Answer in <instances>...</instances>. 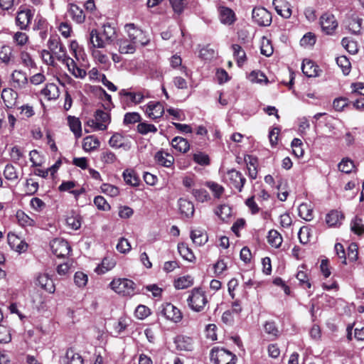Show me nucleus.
I'll return each instance as SVG.
<instances>
[{
    "instance_id": "obj_10",
    "label": "nucleus",
    "mask_w": 364,
    "mask_h": 364,
    "mask_svg": "<svg viewBox=\"0 0 364 364\" xmlns=\"http://www.w3.org/2000/svg\"><path fill=\"white\" fill-rule=\"evenodd\" d=\"M11 86L16 90H22L28 86V77L26 73L14 70L11 75Z\"/></svg>"
},
{
    "instance_id": "obj_57",
    "label": "nucleus",
    "mask_w": 364,
    "mask_h": 364,
    "mask_svg": "<svg viewBox=\"0 0 364 364\" xmlns=\"http://www.w3.org/2000/svg\"><path fill=\"white\" fill-rule=\"evenodd\" d=\"M101 190L102 192L111 196V197H115L118 196L119 191L117 187L109 184V183H104L101 186Z\"/></svg>"
},
{
    "instance_id": "obj_30",
    "label": "nucleus",
    "mask_w": 364,
    "mask_h": 364,
    "mask_svg": "<svg viewBox=\"0 0 364 364\" xmlns=\"http://www.w3.org/2000/svg\"><path fill=\"white\" fill-rule=\"evenodd\" d=\"M16 218L18 223L22 227H33L35 225V220L21 210H17Z\"/></svg>"
},
{
    "instance_id": "obj_51",
    "label": "nucleus",
    "mask_w": 364,
    "mask_h": 364,
    "mask_svg": "<svg viewBox=\"0 0 364 364\" xmlns=\"http://www.w3.org/2000/svg\"><path fill=\"white\" fill-rule=\"evenodd\" d=\"M137 131L141 134H147L148 133H156L157 128L152 124H148L146 122H140L137 125Z\"/></svg>"
},
{
    "instance_id": "obj_7",
    "label": "nucleus",
    "mask_w": 364,
    "mask_h": 364,
    "mask_svg": "<svg viewBox=\"0 0 364 364\" xmlns=\"http://www.w3.org/2000/svg\"><path fill=\"white\" fill-rule=\"evenodd\" d=\"M252 19L259 26H268L272 23V14L263 7H255L252 11Z\"/></svg>"
},
{
    "instance_id": "obj_19",
    "label": "nucleus",
    "mask_w": 364,
    "mask_h": 364,
    "mask_svg": "<svg viewBox=\"0 0 364 364\" xmlns=\"http://www.w3.org/2000/svg\"><path fill=\"white\" fill-rule=\"evenodd\" d=\"M178 203L181 215L187 218H190L193 215L194 205L192 202L184 198H180Z\"/></svg>"
},
{
    "instance_id": "obj_43",
    "label": "nucleus",
    "mask_w": 364,
    "mask_h": 364,
    "mask_svg": "<svg viewBox=\"0 0 364 364\" xmlns=\"http://www.w3.org/2000/svg\"><path fill=\"white\" fill-rule=\"evenodd\" d=\"M232 48L233 50V55L236 58L237 63L240 67H241L246 60L245 52L238 44H233L232 46Z\"/></svg>"
},
{
    "instance_id": "obj_21",
    "label": "nucleus",
    "mask_w": 364,
    "mask_h": 364,
    "mask_svg": "<svg viewBox=\"0 0 364 364\" xmlns=\"http://www.w3.org/2000/svg\"><path fill=\"white\" fill-rule=\"evenodd\" d=\"M303 73L308 77H316L318 75V67L310 60H304L301 65Z\"/></svg>"
},
{
    "instance_id": "obj_56",
    "label": "nucleus",
    "mask_w": 364,
    "mask_h": 364,
    "mask_svg": "<svg viewBox=\"0 0 364 364\" xmlns=\"http://www.w3.org/2000/svg\"><path fill=\"white\" fill-rule=\"evenodd\" d=\"M12 57V49L10 46H3L0 49V60L5 63H9Z\"/></svg>"
},
{
    "instance_id": "obj_3",
    "label": "nucleus",
    "mask_w": 364,
    "mask_h": 364,
    "mask_svg": "<svg viewBox=\"0 0 364 364\" xmlns=\"http://www.w3.org/2000/svg\"><path fill=\"white\" fill-rule=\"evenodd\" d=\"M109 286L116 293L122 296H132L135 294V284L128 279H114Z\"/></svg>"
},
{
    "instance_id": "obj_41",
    "label": "nucleus",
    "mask_w": 364,
    "mask_h": 364,
    "mask_svg": "<svg viewBox=\"0 0 364 364\" xmlns=\"http://www.w3.org/2000/svg\"><path fill=\"white\" fill-rule=\"evenodd\" d=\"M267 239L268 242L275 248L279 247L282 242V237L281 235L275 230H271L269 231Z\"/></svg>"
},
{
    "instance_id": "obj_12",
    "label": "nucleus",
    "mask_w": 364,
    "mask_h": 364,
    "mask_svg": "<svg viewBox=\"0 0 364 364\" xmlns=\"http://www.w3.org/2000/svg\"><path fill=\"white\" fill-rule=\"evenodd\" d=\"M88 41L91 49L105 48L107 46L101 31L95 28L90 31Z\"/></svg>"
},
{
    "instance_id": "obj_59",
    "label": "nucleus",
    "mask_w": 364,
    "mask_h": 364,
    "mask_svg": "<svg viewBox=\"0 0 364 364\" xmlns=\"http://www.w3.org/2000/svg\"><path fill=\"white\" fill-rule=\"evenodd\" d=\"M13 40L16 45L23 46L26 45L28 41V36L26 33L18 31L13 36Z\"/></svg>"
},
{
    "instance_id": "obj_18",
    "label": "nucleus",
    "mask_w": 364,
    "mask_h": 364,
    "mask_svg": "<svg viewBox=\"0 0 364 364\" xmlns=\"http://www.w3.org/2000/svg\"><path fill=\"white\" fill-rule=\"evenodd\" d=\"M62 63L66 64L68 70L75 77L83 78L86 76V71L84 69L77 67L73 59L70 58L69 56Z\"/></svg>"
},
{
    "instance_id": "obj_50",
    "label": "nucleus",
    "mask_w": 364,
    "mask_h": 364,
    "mask_svg": "<svg viewBox=\"0 0 364 364\" xmlns=\"http://www.w3.org/2000/svg\"><path fill=\"white\" fill-rule=\"evenodd\" d=\"M115 264L116 262L113 259L105 257L102 260L100 267H97V269L100 273L104 274L114 268Z\"/></svg>"
},
{
    "instance_id": "obj_61",
    "label": "nucleus",
    "mask_w": 364,
    "mask_h": 364,
    "mask_svg": "<svg viewBox=\"0 0 364 364\" xmlns=\"http://www.w3.org/2000/svg\"><path fill=\"white\" fill-rule=\"evenodd\" d=\"M41 58L43 61L48 65L55 67V55L49 50H43L41 52Z\"/></svg>"
},
{
    "instance_id": "obj_40",
    "label": "nucleus",
    "mask_w": 364,
    "mask_h": 364,
    "mask_svg": "<svg viewBox=\"0 0 364 364\" xmlns=\"http://www.w3.org/2000/svg\"><path fill=\"white\" fill-rule=\"evenodd\" d=\"M220 21L225 24H232L235 21L234 12L229 8L223 7L220 9Z\"/></svg>"
},
{
    "instance_id": "obj_13",
    "label": "nucleus",
    "mask_w": 364,
    "mask_h": 364,
    "mask_svg": "<svg viewBox=\"0 0 364 364\" xmlns=\"http://www.w3.org/2000/svg\"><path fill=\"white\" fill-rule=\"evenodd\" d=\"M146 113L152 119L161 118L164 113V107L159 102H149L146 107Z\"/></svg>"
},
{
    "instance_id": "obj_37",
    "label": "nucleus",
    "mask_w": 364,
    "mask_h": 364,
    "mask_svg": "<svg viewBox=\"0 0 364 364\" xmlns=\"http://www.w3.org/2000/svg\"><path fill=\"white\" fill-rule=\"evenodd\" d=\"M191 238L193 243L199 246L204 245L208 241V236L206 233L200 230H194L191 231Z\"/></svg>"
},
{
    "instance_id": "obj_49",
    "label": "nucleus",
    "mask_w": 364,
    "mask_h": 364,
    "mask_svg": "<svg viewBox=\"0 0 364 364\" xmlns=\"http://www.w3.org/2000/svg\"><path fill=\"white\" fill-rule=\"evenodd\" d=\"M336 63L342 69L344 75H348L350 73V63L345 55L338 57L336 58Z\"/></svg>"
},
{
    "instance_id": "obj_11",
    "label": "nucleus",
    "mask_w": 364,
    "mask_h": 364,
    "mask_svg": "<svg viewBox=\"0 0 364 364\" xmlns=\"http://www.w3.org/2000/svg\"><path fill=\"white\" fill-rule=\"evenodd\" d=\"M320 24L322 31L327 35L333 33L338 27V22L333 14H324L320 18Z\"/></svg>"
},
{
    "instance_id": "obj_60",
    "label": "nucleus",
    "mask_w": 364,
    "mask_h": 364,
    "mask_svg": "<svg viewBox=\"0 0 364 364\" xmlns=\"http://www.w3.org/2000/svg\"><path fill=\"white\" fill-rule=\"evenodd\" d=\"M362 19L359 18H353L348 24L349 30L354 34L360 33L361 29Z\"/></svg>"
},
{
    "instance_id": "obj_6",
    "label": "nucleus",
    "mask_w": 364,
    "mask_h": 364,
    "mask_svg": "<svg viewBox=\"0 0 364 364\" xmlns=\"http://www.w3.org/2000/svg\"><path fill=\"white\" fill-rule=\"evenodd\" d=\"M161 314L167 320L178 323L182 319L181 311L171 303H166L161 306Z\"/></svg>"
},
{
    "instance_id": "obj_15",
    "label": "nucleus",
    "mask_w": 364,
    "mask_h": 364,
    "mask_svg": "<svg viewBox=\"0 0 364 364\" xmlns=\"http://www.w3.org/2000/svg\"><path fill=\"white\" fill-rule=\"evenodd\" d=\"M1 98L4 102V105L8 108H11L16 103L18 94L16 90L13 87L4 88L1 92Z\"/></svg>"
},
{
    "instance_id": "obj_4",
    "label": "nucleus",
    "mask_w": 364,
    "mask_h": 364,
    "mask_svg": "<svg viewBox=\"0 0 364 364\" xmlns=\"http://www.w3.org/2000/svg\"><path fill=\"white\" fill-rule=\"evenodd\" d=\"M210 359L215 364H235L236 356L224 348H214L210 352Z\"/></svg>"
},
{
    "instance_id": "obj_44",
    "label": "nucleus",
    "mask_w": 364,
    "mask_h": 364,
    "mask_svg": "<svg viewBox=\"0 0 364 364\" xmlns=\"http://www.w3.org/2000/svg\"><path fill=\"white\" fill-rule=\"evenodd\" d=\"M119 94L120 95L128 97L131 102L134 104L141 103L144 98V95L141 92H129L127 90H122Z\"/></svg>"
},
{
    "instance_id": "obj_27",
    "label": "nucleus",
    "mask_w": 364,
    "mask_h": 364,
    "mask_svg": "<svg viewBox=\"0 0 364 364\" xmlns=\"http://www.w3.org/2000/svg\"><path fill=\"white\" fill-rule=\"evenodd\" d=\"M155 159L159 164L168 168L171 167L174 161L173 156L163 151H158L155 155Z\"/></svg>"
},
{
    "instance_id": "obj_29",
    "label": "nucleus",
    "mask_w": 364,
    "mask_h": 364,
    "mask_svg": "<svg viewBox=\"0 0 364 364\" xmlns=\"http://www.w3.org/2000/svg\"><path fill=\"white\" fill-rule=\"evenodd\" d=\"M176 347L181 350H191L193 348V341L190 337L178 336L175 340Z\"/></svg>"
},
{
    "instance_id": "obj_63",
    "label": "nucleus",
    "mask_w": 364,
    "mask_h": 364,
    "mask_svg": "<svg viewBox=\"0 0 364 364\" xmlns=\"http://www.w3.org/2000/svg\"><path fill=\"white\" fill-rule=\"evenodd\" d=\"M101 160L105 164H112L117 161V156L112 151L107 150L102 153Z\"/></svg>"
},
{
    "instance_id": "obj_36",
    "label": "nucleus",
    "mask_w": 364,
    "mask_h": 364,
    "mask_svg": "<svg viewBox=\"0 0 364 364\" xmlns=\"http://www.w3.org/2000/svg\"><path fill=\"white\" fill-rule=\"evenodd\" d=\"M299 215L306 221L313 219V208L308 203H301L298 208Z\"/></svg>"
},
{
    "instance_id": "obj_35",
    "label": "nucleus",
    "mask_w": 364,
    "mask_h": 364,
    "mask_svg": "<svg viewBox=\"0 0 364 364\" xmlns=\"http://www.w3.org/2000/svg\"><path fill=\"white\" fill-rule=\"evenodd\" d=\"M178 250L180 255L186 260L188 262H193L196 259V257L192 252L191 249L188 247V245L183 242L179 243L178 245Z\"/></svg>"
},
{
    "instance_id": "obj_42",
    "label": "nucleus",
    "mask_w": 364,
    "mask_h": 364,
    "mask_svg": "<svg viewBox=\"0 0 364 364\" xmlns=\"http://www.w3.org/2000/svg\"><path fill=\"white\" fill-rule=\"evenodd\" d=\"M350 230L357 235L364 234V222L358 216H355L350 223Z\"/></svg>"
},
{
    "instance_id": "obj_55",
    "label": "nucleus",
    "mask_w": 364,
    "mask_h": 364,
    "mask_svg": "<svg viewBox=\"0 0 364 364\" xmlns=\"http://www.w3.org/2000/svg\"><path fill=\"white\" fill-rule=\"evenodd\" d=\"M66 223L73 230H78L81 226V218L78 215H72L66 218Z\"/></svg>"
},
{
    "instance_id": "obj_64",
    "label": "nucleus",
    "mask_w": 364,
    "mask_h": 364,
    "mask_svg": "<svg viewBox=\"0 0 364 364\" xmlns=\"http://www.w3.org/2000/svg\"><path fill=\"white\" fill-rule=\"evenodd\" d=\"M94 204L97 206L99 210H108L110 209V205L101 196H97L94 198Z\"/></svg>"
},
{
    "instance_id": "obj_22",
    "label": "nucleus",
    "mask_w": 364,
    "mask_h": 364,
    "mask_svg": "<svg viewBox=\"0 0 364 364\" xmlns=\"http://www.w3.org/2000/svg\"><path fill=\"white\" fill-rule=\"evenodd\" d=\"M101 33L103 36V38L106 42L107 45H111L114 39L116 38V29L114 26L109 23H106L102 26Z\"/></svg>"
},
{
    "instance_id": "obj_8",
    "label": "nucleus",
    "mask_w": 364,
    "mask_h": 364,
    "mask_svg": "<svg viewBox=\"0 0 364 364\" xmlns=\"http://www.w3.org/2000/svg\"><path fill=\"white\" fill-rule=\"evenodd\" d=\"M225 180L231 188H235L240 192L242 191L246 181V179L242 174L235 169H232L228 171Z\"/></svg>"
},
{
    "instance_id": "obj_23",
    "label": "nucleus",
    "mask_w": 364,
    "mask_h": 364,
    "mask_svg": "<svg viewBox=\"0 0 364 364\" xmlns=\"http://www.w3.org/2000/svg\"><path fill=\"white\" fill-rule=\"evenodd\" d=\"M68 14L73 21L78 23H81L85 21V16L82 9L76 4H69Z\"/></svg>"
},
{
    "instance_id": "obj_34",
    "label": "nucleus",
    "mask_w": 364,
    "mask_h": 364,
    "mask_svg": "<svg viewBox=\"0 0 364 364\" xmlns=\"http://www.w3.org/2000/svg\"><path fill=\"white\" fill-rule=\"evenodd\" d=\"M172 146L180 152L185 153L189 149L188 141L182 137L176 136L171 141Z\"/></svg>"
},
{
    "instance_id": "obj_33",
    "label": "nucleus",
    "mask_w": 364,
    "mask_h": 364,
    "mask_svg": "<svg viewBox=\"0 0 364 364\" xmlns=\"http://www.w3.org/2000/svg\"><path fill=\"white\" fill-rule=\"evenodd\" d=\"M122 176L127 184L132 186H137L139 184L140 179L134 170L126 169Z\"/></svg>"
},
{
    "instance_id": "obj_25",
    "label": "nucleus",
    "mask_w": 364,
    "mask_h": 364,
    "mask_svg": "<svg viewBox=\"0 0 364 364\" xmlns=\"http://www.w3.org/2000/svg\"><path fill=\"white\" fill-rule=\"evenodd\" d=\"M119 52L122 54H132L136 50V45L132 41L127 39H119L117 41Z\"/></svg>"
},
{
    "instance_id": "obj_20",
    "label": "nucleus",
    "mask_w": 364,
    "mask_h": 364,
    "mask_svg": "<svg viewBox=\"0 0 364 364\" xmlns=\"http://www.w3.org/2000/svg\"><path fill=\"white\" fill-rule=\"evenodd\" d=\"M38 284L48 293L55 292V287L51 278L47 274H41L37 278Z\"/></svg>"
},
{
    "instance_id": "obj_52",
    "label": "nucleus",
    "mask_w": 364,
    "mask_h": 364,
    "mask_svg": "<svg viewBox=\"0 0 364 364\" xmlns=\"http://www.w3.org/2000/svg\"><path fill=\"white\" fill-rule=\"evenodd\" d=\"M206 186L210 189L216 198H220L225 191L224 188L215 182H207Z\"/></svg>"
},
{
    "instance_id": "obj_32",
    "label": "nucleus",
    "mask_w": 364,
    "mask_h": 364,
    "mask_svg": "<svg viewBox=\"0 0 364 364\" xmlns=\"http://www.w3.org/2000/svg\"><path fill=\"white\" fill-rule=\"evenodd\" d=\"M343 218V215L341 212L338 210H332L327 214L326 222L331 227L336 226L341 223Z\"/></svg>"
},
{
    "instance_id": "obj_54",
    "label": "nucleus",
    "mask_w": 364,
    "mask_h": 364,
    "mask_svg": "<svg viewBox=\"0 0 364 364\" xmlns=\"http://www.w3.org/2000/svg\"><path fill=\"white\" fill-rule=\"evenodd\" d=\"M95 118H96L97 122L99 123L105 124L106 129H107V126L110 122V116L109 113L101 109H97L95 112Z\"/></svg>"
},
{
    "instance_id": "obj_46",
    "label": "nucleus",
    "mask_w": 364,
    "mask_h": 364,
    "mask_svg": "<svg viewBox=\"0 0 364 364\" xmlns=\"http://www.w3.org/2000/svg\"><path fill=\"white\" fill-rule=\"evenodd\" d=\"M343 47L350 54L358 53V48L357 43L349 38H343L341 41Z\"/></svg>"
},
{
    "instance_id": "obj_26",
    "label": "nucleus",
    "mask_w": 364,
    "mask_h": 364,
    "mask_svg": "<svg viewBox=\"0 0 364 364\" xmlns=\"http://www.w3.org/2000/svg\"><path fill=\"white\" fill-rule=\"evenodd\" d=\"M100 145V142L98 139L93 135H90L84 138L82 149L87 152H90L97 149Z\"/></svg>"
},
{
    "instance_id": "obj_48",
    "label": "nucleus",
    "mask_w": 364,
    "mask_h": 364,
    "mask_svg": "<svg viewBox=\"0 0 364 364\" xmlns=\"http://www.w3.org/2000/svg\"><path fill=\"white\" fill-rule=\"evenodd\" d=\"M191 193L195 198L200 203L206 202L210 199V197L205 189H193Z\"/></svg>"
},
{
    "instance_id": "obj_39",
    "label": "nucleus",
    "mask_w": 364,
    "mask_h": 364,
    "mask_svg": "<svg viewBox=\"0 0 364 364\" xmlns=\"http://www.w3.org/2000/svg\"><path fill=\"white\" fill-rule=\"evenodd\" d=\"M193 284V279L191 276L187 275L178 278L174 281V287L177 289H186Z\"/></svg>"
},
{
    "instance_id": "obj_2",
    "label": "nucleus",
    "mask_w": 364,
    "mask_h": 364,
    "mask_svg": "<svg viewBox=\"0 0 364 364\" xmlns=\"http://www.w3.org/2000/svg\"><path fill=\"white\" fill-rule=\"evenodd\" d=\"M124 29L131 41L136 46L141 45L145 46L150 41L149 36L141 29L136 27L134 23H127L124 26Z\"/></svg>"
},
{
    "instance_id": "obj_45",
    "label": "nucleus",
    "mask_w": 364,
    "mask_h": 364,
    "mask_svg": "<svg viewBox=\"0 0 364 364\" xmlns=\"http://www.w3.org/2000/svg\"><path fill=\"white\" fill-rule=\"evenodd\" d=\"M124 137L123 135L119 133L114 134L109 141V144L115 149H119L124 146H127V144H125L124 142ZM128 148H129V146H128Z\"/></svg>"
},
{
    "instance_id": "obj_31",
    "label": "nucleus",
    "mask_w": 364,
    "mask_h": 364,
    "mask_svg": "<svg viewBox=\"0 0 364 364\" xmlns=\"http://www.w3.org/2000/svg\"><path fill=\"white\" fill-rule=\"evenodd\" d=\"M68 122L75 137L80 138L82 136V127L80 119L75 117L68 116Z\"/></svg>"
},
{
    "instance_id": "obj_1",
    "label": "nucleus",
    "mask_w": 364,
    "mask_h": 364,
    "mask_svg": "<svg viewBox=\"0 0 364 364\" xmlns=\"http://www.w3.org/2000/svg\"><path fill=\"white\" fill-rule=\"evenodd\" d=\"M208 302L205 292L201 288H193L187 298L189 308L196 312L203 311Z\"/></svg>"
},
{
    "instance_id": "obj_38",
    "label": "nucleus",
    "mask_w": 364,
    "mask_h": 364,
    "mask_svg": "<svg viewBox=\"0 0 364 364\" xmlns=\"http://www.w3.org/2000/svg\"><path fill=\"white\" fill-rule=\"evenodd\" d=\"M65 359L67 364H83L82 356L79 353H75L72 348L67 350Z\"/></svg>"
},
{
    "instance_id": "obj_9",
    "label": "nucleus",
    "mask_w": 364,
    "mask_h": 364,
    "mask_svg": "<svg viewBox=\"0 0 364 364\" xmlns=\"http://www.w3.org/2000/svg\"><path fill=\"white\" fill-rule=\"evenodd\" d=\"M53 253L58 257H64L69 255L71 247L69 243L61 238H55L50 242Z\"/></svg>"
},
{
    "instance_id": "obj_47",
    "label": "nucleus",
    "mask_w": 364,
    "mask_h": 364,
    "mask_svg": "<svg viewBox=\"0 0 364 364\" xmlns=\"http://www.w3.org/2000/svg\"><path fill=\"white\" fill-rule=\"evenodd\" d=\"M4 176L9 181H16L18 179V173L16 169L11 164L6 165L4 170Z\"/></svg>"
},
{
    "instance_id": "obj_53",
    "label": "nucleus",
    "mask_w": 364,
    "mask_h": 364,
    "mask_svg": "<svg viewBox=\"0 0 364 364\" xmlns=\"http://www.w3.org/2000/svg\"><path fill=\"white\" fill-rule=\"evenodd\" d=\"M353 162L348 159H343L338 165L339 171L345 173H350L354 168Z\"/></svg>"
},
{
    "instance_id": "obj_58",
    "label": "nucleus",
    "mask_w": 364,
    "mask_h": 364,
    "mask_svg": "<svg viewBox=\"0 0 364 364\" xmlns=\"http://www.w3.org/2000/svg\"><path fill=\"white\" fill-rule=\"evenodd\" d=\"M193 159L196 163L201 166H207L210 164L208 156L203 152L195 153Z\"/></svg>"
},
{
    "instance_id": "obj_5",
    "label": "nucleus",
    "mask_w": 364,
    "mask_h": 364,
    "mask_svg": "<svg viewBox=\"0 0 364 364\" xmlns=\"http://www.w3.org/2000/svg\"><path fill=\"white\" fill-rule=\"evenodd\" d=\"M48 47L50 51L59 61H65V59L68 57L66 48L63 45L60 38L56 35L50 37L48 41Z\"/></svg>"
},
{
    "instance_id": "obj_14",
    "label": "nucleus",
    "mask_w": 364,
    "mask_h": 364,
    "mask_svg": "<svg viewBox=\"0 0 364 364\" xmlns=\"http://www.w3.org/2000/svg\"><path fill=\"white\" fill-rule=\"evenodd\" d=\"M33 18V14L31 10L26 9L20 11L17 13L16 17V25L21 30H26Z\"/></svg>"
},
{
    "instance_id": "obj_24",
    "label": "nucleus",
    "mask_w": 364,
    "mask_h": 364,
    "mask_svg": "<svg viewBox=\"0 0 364 364\" xmlns=\"http://www.w3.org/2000/svg\"><path fill=\"white\" fill-rule=\"evenodd\" d=\"M41 94L48 100H55L59 97L58 87L54 83H48L41 90Z\"/></svg>"
},
{
    "instance_id": "obj_62",
    "label": "nucleus",
    "mask_w": 364,
    "mask_h": 364,
    "mask_svg": "<svg viewBox=\"0 0 364 364\" xmlns=\"http://www.w3.org/2000/svg\"><path fill=\"white\" fill-rule=\"evenodd\" d=\"M249 79L252 82H263L267 81L266 75L260 71H252L250 75Z\"/></svg>"
},
{
    "instance_id": "obj_28",
    "label": "nucleus",
    "mask_w": 364,
    "mask_h": 364,
    "mask_svg": "<svg viewBox=\"0 0 364 364\" xmlns=\"http://www.w3.org/2000/svg\"><path fill=\"white\" fill-rule=\"evenodd\" d=\"M264 331L272 341L277 338L280 334L274 321H267L264 325Z\"/></svg>"
},
{
    "instance_id": "obj_16",
    "label": "nucleus",
    "mask_w": 364,
    "mask_h": 364,
    "mask_svg": "<svg viewBox=\"0 0 364 364\" xmlns=\"http://www.w3.org/2000/svg\"><path fill=\"white\" fill-rule=\"evenodd\" d=\"M8 242L10 247L18 252H25L27 249V244L14 233L8 235Z\"/></svg>"
},
{
    "instance_id": "obj_17",
    "label": "nucleus",
    "mask_w": 364,
    "mask_h": 364,
    "mask_svg": "<svg viewBox=\"0 0 364 364\" xmlns=\"http://www.w3.org/2000/svg\"><path fill=\"white\" fill-rule=\"evenodd\" d=\"M273 5L277 13L283 18H289L291 15V9L284 0H273Z\"/></svg>"
}]
</instances>
